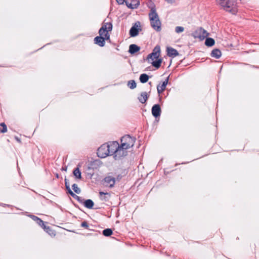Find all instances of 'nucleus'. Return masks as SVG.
Returning <instances> with one entry per match:
<instances>
[{"mask_svg": "<svg viewBox=\"0 0 259 259\" xmlns=\"http://www.w3.org/2000/svg\"><path fill=\"white\" fill-rule=\"evenodd\" d=\"M112 22L103 23L98 31L99 35L96 36L94 39V44L101 47H104L106 40H110L109 32L112 31Z\"/></svg>", "mask_w": 259, "mask_h": 259, "instance_id": "nucleus-1", "label": "nucleus"}, {"mask_svg": "<svg viewBox=\"0 0 259 259\" xmlns=\"http://www.w3.org/2000/svg\"><path fill=\"white\" fill-rule=\"evenodd\" d=\"M161 49L159 45H156L151 53L149 54L146 58L143 59L144 61H148L151 64L155 69H158L161 66L163 61V58L160 57Z\"/></svg>", "mask_w": 259, "mask_h": 259, "instance_id": "nucleus-2", "label": "nucleus"}, {"mask_svg": "<svg viewBox=\"0 0 259 259\" xmlns=\"http://www.w3.org/2000/svg\"><path fill=\"white\" fill-rule=\"evenodd\" d=\"M217 5L222 7L223 10L232 15L238 13L237 0H215Z\"/></svg>", "mask_w": 259, "mask_h": 259, "instance_id": "nucleus-3", "label": "nucleus"}, {"mask_svg": "<svg viewBox=\"0 0 259 259\" xmlns=\"http://www.w3.org/2000/svg\"><path fill=\"white\" fill-rule=\"evenodd\" d=\"M149 19L151 27L157 32L161 30V23L157 13L152 12L151 15H149Z\"/></svg>", "mask_w": 259, "mask_h": 259, "instance_id": "nucleus-4", "label": "nucleus"}, {"mask_svg": "<svg viewBox=\"0 0 259 259\" xmlns=\"http://www.w3.org/2000/svg\"><path fill=\"white\" fill-rule=\"evenodd\" d=\"M142 28L140 21H137L132 24L131 28L129 30V35L131 37L137 36Z\"/></svg>", "mask_w": 259, "mask_h": 259, "instance_id": "nucleus-5", "label": "nucleus"}, {"mask_svg": "<svg viewBox=\"0 0 259 259\" xmlns=\"http://www.w3.org/2000/svg\"><path fill=\"white\" fill-rule=\"evenodd\" d=\"M28 217L31 218L39 226H40L46 233H49V226L45 225V223L47 224L48 222L43 221L40 218L33 214H29L28 215Z\"/></svg>", "mask_w": 259, "mask_h": 259, "instance_id": "nucleus-6", "label": "nucleus"}, {"mask_svg": "<svg viewBox=\"0 0 259 259\" xmlns=\"http://www.w3.org/2000/svg\"><path fill=\"white\" fill-rule=\"evenodd\" d=\"M107 148L108 147L106 146V144L102 145L97 150V156L101 158H105L109 156V152Z\"/></svg>", "mask_w": 259, "mask_h": 259, "instance_id": "nucleus-7", "label": "nucleus"}, {"mask_svg": "<svg viewBox=\"0 0 259 259\" xmlns=\"http://www.w3.org/2000/svg\"><path fill=\"white\" fill-rule=\"evenodd\" d=\"M162 112L161 108L159 104H154L151 108L152 116L156 119L159 120Z\"/></svg>", "mask_w": 259, "mask_h": 259, "instance_id": "nucleus-8", "label": "nucleus"}, {"mask_svg": "<svg viewBox=\"0 0 259 259\" xmlns=\"http://www.w3.org/2000/svg\"><path fill=\"white\" fill-rule=\"evenodd\" d=\"M102 182L103 185L106 187L112 188L115 184V178L112 176H108L105 177Z\"/></svg>", "mask_w": 259, "mask_h": 259, "instance_id": "nucleus-9", "label": "nucleus"}, {"mask_svg": "<svg viewBox=\"0 0 259 259\" xmlns=\"http://www.w3.org/2000/svg\"><path fill=\"white\" fill-rule=\"evenodd\" d=\"M106 146L108 147L107 149L109 152V156L113 155L114 156L116 151V150L117 149V146H118V142L117 141H113L110 142V144L106 145Z\"/></svg>", "mask_w": 259, "mask_h": 259, "instance_id": "nucleus-10", "label": "nucleus"}, {"mask_svg": "<svg viewBox=\"0 0 259 259\" xmlns=\"http://www.w3.org/2000/svg\"><path fill=\"white\" fill-rule=\"evenodd\" d=\"M117 147L116 152L113 156L115 160H120L127 155V151Z\"/></svg>", "mask_w": 259, "mask_h": 259, "instance_id": "nucleus-11", "label": "nucleus"}, {"mask_svg": "<svg viewBox=\"0 0 259 259\" xmlns=\"http://www.w3.org/2000/svg\"><path fill=\"white\" fill-rule=\"evenodd\" d=\"M136 140L135 137H132L130 135H125L120 138V142L123 141L125 143H127V144H129V146L132 147L134 145Z\"/></svg>", "mask_w": 259, "mask_h": 259, "instance_id": "nucleus-12", "label": "nucleus"}, {"mask_svg": "<svg viewBox=\"0 0 259 259\" xmlns=\"http://www.w3.org/2000/svg\"><path fill=\"white\" fill-rule=\"evenodd\" d=\"M116 1L117 4L120 5H123L125 3L126 7L131 10L136 9L139 6V3L136 4H132V3H130L128 0H116Z\"/></svg>", "mask_w": 259, "mask_h": 259, "instance_id": "nucleus-13", "label": "nucleus"}, {"mask_svg": "<svg viewBox=\"0 0 259 259\" xmlns=\"http://www.w3.org/2000/svg\"><path fill=\"white\" fill-rule=\"evenodd\" d=\"M166 52L167 56L172 58L179 55V52L171 47H167L166 48Z\"/></svg>", "mask_w": 259, "mask_h": 259, "instance_id": "nucleus-14", "label": "nucleus"}, {"mask_svg": "<svg viewBox=\"0 0 259 259\" xmlns=\"http://www.w3.org/2000/svg\"><path fill=\"white\" fill-rule=\"evenodd\" d=\"M81 204H82L85 208L90 209H95L94 208L95 203L91 199H83L81 203Z\"/></svg>", "mask_w": 259, "mask_h": 259, "instance_id": "nucleus-15", "label": "nucleus"}, {"mask_svg": "<svg viewBox=\"0 0 259 259\" xmlns=\"http://www.w3.org/2000/svg\"><path fill=\"white\" fill-rule=\"evenodd\" d=\"M201 27H199L191 34V35L194 38H198L200 40H203L205 39V36L201 35Z\"/></svg>", "mask_w": 259, "mask_h": 259, "instance_id": "nucleus-16", "label": "nucleus"}, {"mask_svg": "<svg viewBox=\"0 0 259 259\" xmlns=\"http://www.w3.org/2000/svg\"><path fill=\"white\" fill-rule=\"evenodd\" d=\"M141 47L136 44H131L129 46L128 52L132 55H135L140 51Z\"/></svg>", "mask_w": 259, "mask_h": 259, "instance_id": "nucleus-17", "label": "nucleus"}, {"mask_svg": "<svg viewBox=\"0 0 259 259\" xmlns=\"http://www.w3.org/2000/svg\"><path fill=\"white\" fill-rule=\"evenodd\" d=\"M99 199L101 201L107 202L109 200L111 197V194L109 192H104L103 191H99Z\"/></svg>", "mask_w": 259, "mask_h": 259, "instance_id": "nucleus-18", "label": "nucleus"}, {"mask_svg": "<svg viewBox=\"0 0 259 259\" xmlns=\"http://www.w3.org/2000/svg\"><path fill=\"white\" fill-rule=\"evenodd\" d=\"M149 98V95L146 92H142L138 97V99L139 101L142 104L146 103L148 98Z\"/></svg>", "mask_w": 259, "mask_h": 259, "instance_id": "nucleus-19", "label": "nucleus"}, {"mask_svg": "<svg viewBox=\"0 0 259 259\" xmlns=\"http://www.w3.org/2000/svg\"><path fill=\"white\" fill-rule=\"evenodd\" d=\"M210 56L215 59H218L221 57L222 52L219 49L215 48L212 50Z\"/></svg>", "mask_w": 259, "mask_h": 259, "instance_id": "nucleus-20", "label": "nucleus"}, {"mask_svg": "<svg viewBox=\"0 0 259 259\" xmlns=\"http://www.w3.org/2000/svg\"><path fill=\"white\" fill-rule=\"evenodd\" d=\"M147 7L149 9H150V12L149 13L148 16L151 15V13L153 12L157 13L156 12V6L155 4L152 2V0H149L148 4H147Z\"/></svg>", "mask_w": 259, "mask_h": 259, "instance_id": "nucleus-21", "label": "nucleus"}, {"mask_svg": "<svg viewBox=\"0 0 259 259\" xmlns=\"http://www.w3.org/2000/svg\"><path fill=\"white\" fill-rule=\"evenodd\" d=\"M72 172L75 179L80 180L82 178L81 172L79 169V165L73 169Z\"/></svg>", "mask_w": 259, "mask_h": 259, "instance_id": "nucleus-22", "label": "nucleus"}, {"mask_svg": "<svg viewBox=\"0 0 259 259\" xmlns=\"http://www.w3.org/2000/svg\"><path fill=\"white\" fill-rule=\"evenodd\" d=\"M152 76H149L146 73H142L140 74L139 77V80L142 83H145L148 82L149 79Z\"/></svg>", "mask_w": 259, "mask_h": 259, "instance_id": "nucleus-23", "label": "nucleus"}, {"mask_svg": "<svg viewBox=\"0 0 259 259\" xmlns=\"http://www.w3.org/2000/svg\"><path fill=\"white\" fill-rule=\"evenodd\" d=\"M204 44L207 47H211L215 44V40L211 37H207L205 38Z\"/></svg>", "mask_w": 259, "mask_h": 259, "instance_id": "nucleus-24", "label": "nucleus"}, {"mask_svg": "<svg viewBox=\"0 0 259 259\" xmlns=\"http://www.w3.org/2000/svg\"><path fill=\"white\" fill-rule=\"evenodd\" d=\"M67 194L71 196L74 199H76L80 204L83 199L81 197L77 196L72 190L67 193Z\"/></svg>", "mask_w": 259, "mask_h": 259, "instance_id": "nucleus-25", "label": "nucleus"}, {"mask_svg": "<svg viewBox=\"0 0 259 259\" xmlns=\"http://www.w3.org/2000/svg\"><path fill=\"white\" fill-rule=\"evenodd\" d=\"M102 234L105 237H110L113 234V230L111 228H106L102 231Z\"/></svg>", "mask_w": 259, "mask_h": 259, "instance_id": "nucleus-26", "label": "nucleus"}, {"mask_svg": "<svg viewBox=\"0 0 259 259\" xmlns=\"http://www.w3.org/2000/svg\"><path fill=\"white\" fill-rule=\"evenodd\" d=\"M120 142L121 144L120 145L118 143V146H117V147H119V148H121L123 150H125V151H127V149L131 147V146H129V144H127V143H125L123 141Z\"/></svg>", "mask_w": 259, "mask_h": 259, "instance_id": "nucleus-27", "label": "nucleus"}, {"mask_svg": "<svg viewBox=\"0 0 259 259\" xmlns=\"http://www.w3.org/2000/svg\"><path fill=\"white\" fill-rule=\"evenodd\" d=\"M127 87L132 90L135 89L137 87V83L135 80H130L127 82Z\"/></svg>", "mask_w": 259, "mask_h": 259, "instance_id": "nucleus-28", "label": "nucleus"}, {"mask_svg": "<svg viewBox=\"0 0 259 259\" xmlns=\"http://www.w3.org/2000/svg\"><path fill=\"white\" fill-rule=\"evenodd\" d=\"M72 189L74 191V192L77 194H80L81 192L80 189L78 187L76 184H72Z\"/></svg>", "mask_w": 259, "mask_h": 259, "instance_id": "nucleus-29", "label": "nucleus"}, {"mask_svg": "<svg viewBox=\"0 0 259 259\" xmlns=\"http://www.w3.org/2000/svg\"><path fill=\"white\" fill-rule=\"evenodd\" d=\"M0 126L2 127V128H0V133H5L7 132V126L5 122H2L0 123Z\"/></svg>", "mask_w": 259, "mask_h": 259, "instance_id": "nucleus-30", "label": "nucleus"}, {"mask_svg": "<svg viewBox=\"0 0 259 259\" xmlns=\"http://www.w3.org/2000/svg\"><path fill=\"white\" fill-rule=\"evenodd\" d=\"M167 85V84L166 83V82L162 81L159 84H158L156 87H158L159 89H161L164 91L166 88Z\"/></svg>", "mask_w": 259, "mask_h": 259, "instance_id": "nucleus-31", "label": "nucleus"}, {"mask_svg": "<svg viewBox=\"0 0 259 259\" xmlns=\"http://www.w3.org/2000/svg\"><path fill=\"white\" fill-rule=\"evenodd\" d=\"M64 182H65L66 192V193H67L68 192H69L70 191H71V189L70 188V185H69V181L66 178H65Z\"/></svg>", "mask_w": 259, "mask_h": 259, "instance_id": "nucleus-32", "label": "nucleus"}, {"mask_svg": "<svg viewBox=\"0 0 259 259\" xmlns=\"http://www.w3.org/2000/svg\"><path fill=\"white\" fill-rule=\"evenodd\" d=\"M80 226L81 227H82V228H84L86 229L90 230V229H89V224L88 223V222L86 221L82 222L81 224H80Z\"/></svg>", "mask_w": 259, "mask_h": 259, "instance_id": "nucleus-33", "label": "nucleus"}, {"mask_svg": "<svg viewBox=\"0 0 259 259\" xmlns=\"http://www.w3.org/2000/svg\"><path fill=\"white\" fill-rule=\"evenodd\" d=\"M184 28L183 26H176L175 28V31L177 33H180L184 31Z\"/></svg>", "mask_w": 259, "mask_h": 259, "instance_id": "nucleus-34", "label": "nucleus"}, {"mask_svg": "<svg viewBox=\"0 0 259 259\" xmlns=\"http://www.w3.org/2000/svg\"><path fill=\"white\" fill-rule=\"evenodd\" d=\"M201 29H202V32H201V35L205 36V38L208 37L209 33L208 32H207V31L206 30H205L204 29H203L202 27H201Z\"/></svg>", "mask_w": 259, "mask_h": 259, "instance_id": "nucleus-35", "label": "nucleus"}, {"mask_svg": "<svg viewBox=\"0 0 259 259\" xmlns=\"http://www.w3.org/2000/svg\"><path fill=\"white\" fill-rule=\"evenodd\" d=\"M69 199H70V200L71 202V203L73 205V206L75 207V208H77L78 209H79L80 210L83 211V210L79 207V205L78 204H77L76 203H75L72 200V199L69 197Z\"/></svg>", "mask_w": 259, "mask_h": 259, "instance_id": "nucleus-36", "label": "nucleus"}, {"mask_svg": "<svg viewBox=\"0 0 259 259\" xmlns=\"http://www.w3.org/2000/svg\"><path fill=\"white\" fill-rule=\"evenodd\" d=\"M93 165H94V162H91L89 166H88V169L89 170H90V169H92L93 170L95 168H96L97 167H94L93 166Z\"/></svg>", "mask_w": 259, "mask_h": 259, "instance_id": "nucleus-37", "label": "nucleus"}, {"mask_svg": "<svg viewBox=\"0 0 259 259\" xmlns=\"http://www.w3.org/2000/svg\"><path fill=\"white\" fill-rule=\"evenodd\" d=\"M115 178V182H119L122 178V176L121 174H118Z\"/></svg>", "mask_w": 259, "mask_h": 259, "instance_id": "nucleus-38", "label": "nucleus"}, {"mask_svg": "<svg viewBox=\"0 0 259 259\" xmlns=\"http://www.w3.org/2000/svg\"><path fill=\"white\" fill-rule=\"evenodd\" d=\"M56 235V232L50 228V236L54 237Z\"/></svg>", "mask_w": 259, "mask_h": 259, "instance_id": "nucleus-39", "label": "nucleus"}, {"mask_svg": "<svg viewBox=\"0 0 259 259\" xmlns=\"http://www.w3.org/2000/svg\"><path fill=\"white\" fill-rule=\"evenodd\" d=\"M156 88H157V94H158V96L161 95V93L164 91V90H163L161 89H159L158 87H156Z\"/></svg>", "mask_w": 259, "mask_h": 259, "instance_id": "nucleus-40", "label": "nucleus"}, {"mask_svg": "<svg viewBox=\"0 0 259 259\" xmlns=\"http://www.w3.org/2000/svg\"><path fill=\"white\" fill-rule=\"evenodd\" d=\"M130 1L131 2L130 3H132V4H136L137 3H139V5H140V2L139 0H130Z\"/></svg>", "mask_w": 259, "mask_h": 259, "instance_id": "nucleus-41", "label": "nucleus"}, {"mask_svg": "<svg viewBox=\"0 0 259 259\" xmlns=\"http://www.w3.org/2000/svg\"><path fill=\"white\" fill-rule=\"evenodd\" d=\"M0 206H2L3 207H6V206L11 207V206H12V205H11L10 204H7L3 203H0Z\"/></svg>", "mask_w": 259, "mask_h": 259, "instance_id": "nucleus-42", "label": "nucleus"}, {"mask_svg": "<svg viewBox=\"0 0 259 259\" xmlns=\"http://www.w3.org/2000/svg\"><path fill=\"white\" fill-rule=\"evenodd\" d=\"M165 2H166L168 4H172L175 2V0H164Z\"/></svg>", "mask_w": 259, "mask_h": 259, "instance_id": "nucleus-43", "label": "nucleus"}, {"mask_svg": "<svg viewBox=\"0 0 259 259\" xmlns=\"http://www.w3.org/2000/svg\"><path fill=\"white\" fill-rule=\"evenodd\" d=\"M169 75L165 79V80L163 81L164 82H166V83H167L168 84V82H169Z\"/></svg>", "mask_w": 259, "mask_h": 259, "instance_id": "nucleus-44", "label": "nucleus"}, {"mask_svg": "<svg viewBox=\"0 0 259 259\" xmlns=\"http://www.w3.org/2000/svg\"><path fill=\"white\" fill-rule=\"evenodd\" d=\"M67 169V167L66 166L62 167L61 170L62 171H66Z\"/></svg>", "mask_w": 259, "mask_h": 259, "instance_id": "nucleus-45", "label": "nucleus"}, {"mask_svg": "<svg viewBox=\"0 0 259 259\" xmlns=\"http://www.w3.org/2000/svg\"><path fill=\"white\" fill-rule=\"evenodd\" d=\"M145 71H151V66L147 67V68H145Z\"/></svg>", "mask_w": 259, "mask_h": 259, "instance_id": "nucleus-46", "label": "nucleus"}, {"mask_svg": "<svg viewBox=\"0 0 259 259\" xmlns=\"http://www.w3.org/2000/svg\"><path fill=\"white\" fill-rule=\"evenodd\" d=\"M15 139L16 140V141L17 142H18L19 143H21V140L19 138L17 137H15Z\"/></svg>", "mask_w": 259, "mask_h": 259, "instance_id": "nucleus-47", "label": "nucleus"}, {"mask_svg": "<svg viewBox=\"0 0 259 259\" xmlns=\"http://www.w3.org/2000/svg\"><path fill=\"white\" fill-rule=\"evenodd\" d=\"M188 163H189V162H182L181 163H177V164H176V165L177 166V165H179V164H185Z\"/></svg>", "mask_w": 259, "mask_h": 259, "instance_id": "nucleus-48", "label": "nucleus"}, {"mask_svg": "<svg viewBox=\"0 0 259 259\" xmlns=\"http://www.w3.org/2000/svg\"><path fill=\"white\" fill-rule=\"evenodd\" d=\"M158 97H159V102H162V97L160 95L158 96Z\"/></svg>", "mask_w": 259, "mask_h": 259, "instance_id": "nucleus-49", "label": "nucleus"}, {"mask_svg": "<svg viewBox=\"0 0 259 259\" xmlns=\"http://www.w3.org/2000/svg\"><path fill=\"white\" fill-rule=\"evenodd\" d=\"M55 176H56V178L57 179H59V175L58 173H56V174H55Z\"/></svg>", "mask_w": 259, "mask_h": 259, "instance_id": "nucleus-50", "label": "nucleus"}, {"mask_svg": "<svg viewBox=\"0 0 259 259\" xmlns=\"http://www.w3.org/2000/svg\"><path fill=\"white\" fill-rule=\"evenodd\" d=\"M253 68H259V66H251Z\"/></svg>", "mask_w": 259, "mask_h": 259, "instance_id": "nucleus-51", "label": "nucleus"}, {"mask_svg": "<svg viewBox=\"0 0 259 259\" xmlns=\"http://www.w3.org/2000/svg\"><path fill=\"white\" fill-rule=\"evenodd\" d=\"M88 175H91V178H92V177L93 176V175H94V172H92V173H88Z\"/></svg>", "mask_w": 259, "mask_h": 259, "instance_id": "nucleus-52", "label": "nucleus"}, {"mask_svg": "<svg viewBox=\"0 0 259 259\" xmlns=\"http://www.w3.org/2000/svg\"><path fill=\"white\" fill-rule=\"evenodd\" d=\"M159 120H158V119H155V121H154V122H158L159 121Z\"/></svg>", "mask_w": 259, "mask_h": 259, "instance_id": "nucleus-53", "label": "nucleus"}, {"mask_svg": "<svg viewBox=\"0 0 259 259\" xmlns=\"http://www.w3.org/2000/svg\"><path fill=\"white\" fill-rule=\"evenodd\" d=\"M162 160H163V159L161 158V160L159 161V163H160L161 162H162Z\"/></svg>", "mask_w": 259, "mask_h": 259, "instance_id": "nucleus-54", "label": "nucleus"}, {"mask_svg": "<svg viewBox=\"0 0 259 259\" xmlns=\"http://www.w3.org/2000/svg\"><path fill=\"white\" fill-rule=\"evenodd\" d=\"M164 174H165V175L168 174V172H166L165 171H164Z\"/></svg>", "mask_w": 259, "mask_h": 259, "instance_id": "nucleus-55", "label": "nucleus"}, {"mask_svg": "<svg viewBox=\"0 0 259 259\" xmlns=\"http://www.w3.org/2000/svg\"><path fill=\"white\" fill-rule=\"evenodd\" d=\"M149 84H150V85H151V84H152V82L151 81L149 82Z\"/></svg>", "mask_w": 259, "mask_h": 259, "instance_id": "nucleus-56", "label": "nucleus"}, {"mask_svg": "<svg viewBox=\"0 0 259 259\" xmlns=\"http://www.w3.org/2000/svg\"><path fill=\"white\" fill-rule=\"evenodd\" d=\"M17 168H18V171H19L20 170V168L18 167V165H17Z\"/></svg>", "mask_w": 259, "mask_h": 259, "instance_id": "nucleus-57", "label": "nucleus"}, {"mask_svg": "<svg viewBox=\"0 0 259 259\" xmlns=\"http://www.w3.org/2000/svg\"><path fill=\"white\" fill-rule=\"evenodd\" d=\"M48 44H46V45H44V47H46V46H47Z\"/></svg>", "mask_w": 259, "mask_h": 259, "instance_id": "nucleus-58", "label": "nucleus"}, {"mask_svg": "<svg viewBox=\"0 0 259 259\" xmlns=\"http://www.w3.org/2000/svg\"><path fill=\"white\" fill-rule=\"evenodd\" d=\"M48 44H46V45H44V47H46V46H47Z\"/></svg>", "mask_w": 259, "mask_h": 259, "instance_id": "nucleus-59", "label": "nucleus"}, {"mask_svg": "<svg viewBox=\"0 0 259 259\" xmlns=\"http://www.w3.org/2000/svg\"><path fill=\"white\" fill-rule=\"evenodd\" d=\"M48 44H46V45H44V47H46V46H47Z\"/></svg>", "mask_w": 259, "mask_h": 259, "instance_id": "nucleus-60", "label": "nucleus"}, {"mask_svg": "<svg viewBox=\"0 0 259 259\" xmlns=\"http://www.w3.org/2000/svg\"><path fill=\"white\" fill-rule=\"evenodd\" d=\"M183 60H181V63H182L183 62Z\"/></svg>", "mask_w": 259, "mask_h": 259, "instance_id": "nucleus-61", "label": "nucleus"}]
</instances>
